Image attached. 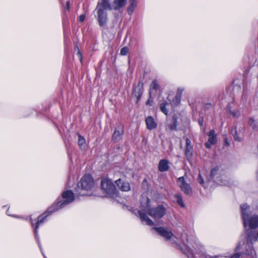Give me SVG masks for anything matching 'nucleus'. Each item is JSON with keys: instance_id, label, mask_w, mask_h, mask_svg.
I'll use <instances>...</instances> for the list:
<instances>
[{"instance_id": "1", "label": "nucleus", "mask_w": 258, "mask_h": 258, "mask_svg": "<svg viewBox=\"0 0 258 258\" xmlns=\"http://www.w3.org/2000/svg\"><path fill=\"white\" fill-rule=\"evenodd\" d=\"M94 182L92 177L90 174L84 175L75 188V192L78 196H83L86 194L83 191H89L94 186Z\"/></svg>"}, {"instance_id": "2", "label": "nucleus", "mask_w": 258, "mask_h": 258, "mask_svg": "<svg viewBox=\"0 0 258 258\" xmlns=\"http://www.w3.org/2000/svg\"><path fill=\"white\" fill-rule=\"evenodd\" d=\"M74 193L72 190H68L63 192L62 197L65 200L63 202H59L56 205H53L49 208L46 212L48 214H51L52 213L57 211L60 208H62L64 206H66L69 203L72 202L74 200Z\"/></svg>"}, {"instance_id": "3", "label": "nucleus", "mask_w": 258, "mask_h": 258, "mask_svg": "<svg viewBox=\"0 0 258 258\" xmlns=\"http://www.w3.org/2000/svg\"><path fill=\"white\" fill-rule=\"evenodd\" d=\"M101 187L102 190L110 197L117 195V190L115 185L110 180L103 179L101 181Z\"/></svg>"}, {"instance_id": "4", "label": "nucleus", "mask_w": 258, "mask_h": 258, "mask_svg": "<svg viewBox=\"0 0 258 258\" xmlns=\"http://www.w3.org/2000/svg\"><path fill=\"white\" fill-rule=\"evenodd\" d=\"M97 10L98 21L100 26L103 27L106 25L107 21V15L105 10L100 3L98 4L96 8Z\"/></svg>"}, {"instance_id": "5", "label": "nucleus", "mask_w": 258, "mask_h": 258, "mask_svg": "<svg viewBox=\"0 0 258 258\" xmlns=\"http://www.w3.org/2000/svg\"><path fill=\"white\" fill-rule=\"evenodd\" d=\"M166 209L162 206L159 205L156 208L149 209L147 213L154 218H161L165 214Z\"/></svg>"}, {"instance_id": "6", "label": "nucleus", "mask_w": 258, "mask_h": 258, "mask_svg": "<svg viewBox=\"0 0 258 258\" xmlns=\"http://www.w3.org/2000/svg\"><path fill=\"white\" fill-rule=\"evenodd\" d=\"M124 126L121 124H118L115 127L114 133L112 136V140L114 142H118L120 141L123 135Z\"/></svg>"}, {"instance_id": "7", "label": "nucleus", "mask_w": 258, "mask_h": 258, "mask_svg": "<svg viewBox=\"0 0 258 258\" xmlns=\"http://www.w3.org/2000/svg\"><path fill=\"white\" fill-rule=\"evenodd\" d=\"M177 183L181 189L187 195H191L192 189L189 185L184 180L183 177H180L177 179Z\"/></svg>"}, {"instance_id": "8", "label": "nucleus", "mask_w": 258, "mask_h": 258, "mask_svg": "<svg viewBox=\"0 0 258 258\" xmlns=\"http://www.w3.org/2000/svg\"><path fill=\"white\" fill-rule=\"evenodd\" d=\"M225 173L224 170L221 169L219 166H216L211 170L210 177L211 179L216 178L220 181L222 179L221 176H224Z\"/></svg>"}, {"instance_id": "9", "label": "nucleus", "mask_w": 258, "mask_h": 258, "mask_svg": "<svg viewBox=\"0 0 258 258\" xmlns=\"http://www.w3.org/2000/svg\"><path fill=\"white\" fill-rule=\"evenodd\" d=\"M143 83L140 81L133 89V95L136 98L137 102L139 100L143 92Z\"/></svg>"}, {"instance_id": "10", "label": "nucleus", "mask_w": 258, "mask_h": 258, "mask_svg": "<svg viewBox=\"0 0 258 258\" xmlns=\"http://www.w3.org/2000/svg\"><path fill=\"white\" fill-rule=\"evenodd\" d=\"M186 146L184 151L185 156L188 160L191 159L193 155V147L191 145L190 140L186 138L185 139Z\"/></svg>"}, {"instance_id": "11", "label": "nucleus", "mask_w": 258, "mask_h": 258, "mask_svg": "<svg viewBox=\"0 0 258 258\" xmlns=\"http://www.w3.org/2000/svg\"><path fill=\"white\" fill-rule=\"evenodd\" d=\"M209 137L208 142L205 143V146L207 148H210L212 145H215L217 143V137L215 131L214 130H211L208 134Z\"/></svg>"}, {"instance_id": "12", "label": "nucleus", "mask_w": 258, "mask_h": 258, "mask_svg": "<svg viewBox=\"0 0 258 258\" xmlns=\"http://www.w3.org/2000/svg\"><path fill=\"white\" fill-rule=\"evenodd\" d=\"M152 229L167 239H169L173 235L171 231L166 230L163 227H154Z\"/></svg>"}, {"instance_id": "13", "label": "nucleus", "mask_w": 258, "mask_h": 258, "mask_svg": "<svg viewBox=\"0 0 258 258\" xmlns=\"http://www.w3.org/2000/svg\"><path fill=\"white\" fill-rule=\"evenodd\" d=\"M248 224L250 229H256L258 227V216L254 215L250 218H247L246 224Z\"/></svg>"}, {"instance_id": "14", "label": "nucleus", "mask_w": 258, "mask_h": 258, "mask_svg": "<svg viewBox=\"0 0 258 258\" xmlns=\"http://www.w3.org/2000/svg\"><path fill=\"white\" fill-rule=\"evenodd\" d=\"M115 183L119 188L121 190L127 191L130 189V185L128 182H124L120 179L115 181Z\"/></svg>"}, {"instance_id": "15", "label": "nucleus", "mask_w": 258, "mask_h": 258, "mask_svg": "<svg viewBox=\"0 0 258 258\" xmlns=\"http://www.w3.org/2000/svg\"><path fill=\"white\" fill-rule=\"evenodd\" d=\"M240 208L242 214V217L243 221V224L245 227L246 226L247 218L249 217V214L248 213H244V210H247L249 208V207L248 205H247V204L244 203L240 206Z\"/></svg>"}, {"instance_id": "16", "label": "nucleus", "mask_w": 258, "mask_h": 258, "mask_svg": "<svg viewBox=\"0 0 258 258\" xmlns=\"http://www.w3.org/2000/svg\"><path fill=\"white\" fill-rule=\"evenodd\" d=\"M170 122L168 123L167 126L170 131H176L177 126V117L174 114L172 116L171 119L169 120Z\"/></svg>"}, {"instance_id": "17", "label": "nucleus", "mask_w": 258, "mask_h": 258, "mask_svg": "<svg viewBox=\"0 0 258 258\" xmlns=\"http://www.w3.org/2000/svg\"><path fill=\"white\" fill-rule=\"evenodd\" d=\"M145 122L147 128L149 130H152L157 127V123L155 122L152 116H150L147 117L146 118Z\"/></svg>"}, {"instance_id": "18", "label": "nucleus", "mask_w": 258, "mask_h": 258, "mask_svg": "<svg viewBox=\"0 0 258 258\" xmlns=\"http://www.w3.org/2000/svg\"><path fill=\"white\" fill-rule=\"evenodd\" d=\"M169 161L166 159H162L159 161L158 164V169L160 172H164L168 170Z\"/></svg>"}, {"instance_id": "19", "label": "nucleus", "mask_w": 258, "mask_h": 258, "mask_svg": "<svg viewBox=\"0 0 258 258\" xmlns=\"http://www.w3.org/2000/svg\"><path fill=\"white\" fill-rule=\"evenodd\" d=\"M126 0H114L113 9L117 10L125 6Z\"/></svg>"}, {"instance_id": "20", "label": "nucleus", "mask_w": 258, "mask_h": 258, "mask_svg": "<svg viewBox=\"0 0 258 258\" xmlns=\"http://www.w3.org/2000/svg\"><path fill=\"white\" fill-rule=\"evenodd\" d=\"M257 240V235H255L251 231H247L246 242L247 243L252 242Z\"/></svg>"}, {"instance_id": "21", "label": "nucleus", "mask_w": 258, "mask_h": 258, "mask_svg": "<svg viewBox=\"0 0 258 258\" xmlns=\"http://www.w3.org/2000/svg\"><path fill=\"white\" fill-rule=\"evenodd\" d=\"M101 4L104 9H108V10H111L112 9L109 0H102Z\"/></svg>"}, {"instance_id": "22", "label": "nucleus", "mask_w": 258, "mask_h": 258, "mask_svg": "<svg viewBox=\"0 0 258 258\" xmlns=\"http://www.w3.org/2000/svg\"><path fill=\"white\" fill-rule=\"evenodd\" d=\"M47 215H46L45 217H44L43 218H41V216H39L38 217V221L36 222V225H35V227L34 230V233H35V234H36L37 233V229H38V228L39 227V224L43 223L44 220L47 217Z\"/></svg>"}, {"instance_id": "23", "label": "nucleus", "mask_w": 258, "mask_h": 258, "mask_svg": "<svg viewBox=\"0 0 258 258\" xmlns=\"http://www.w3.org/2000/svg\"><path fill=\"white\" fill-rule=\"evenodd\" d=\"M168 104L167 102H164L160 104V108L162 112H163L165 114L167 115L168 110L166 108V106Z\"/></svg>"}, {"instance_id": "24", "label": "nucleus", "mask_w": 258, "mask_h": 258, "mask_svg": "<svg viewBox=\"0 0 258 258\" xmlns=\"http://www.w3.org/2000/svg\"><path fill=\"white\" fill-rule=\"evenodd\" d=\"M78 138H79L78 144V145L80 147H81L83 145H84L85 144V143H86L85 139L83 137L81 136L79 134H78Z\"/></svg>"}, {"instance_id": "25", "label": "nucleus", "mask_w": 258, "mask_h": 258, "mask_svg": "<svg viewBox=\"0 0 258 258\" xmlns=\"http://www.w3.org/2000/svg\"><path fill=\"white\" fill-rule=\"evenodd\" d=\"M138 215L139 216H140L141 219L142 221H147V220H148V218H149L147 215L146 214L143 213L142 212L140 211H138Z\"/></svg>"}, {"instance_id": "26", "label": "nucleus", "mask_w": 258, "mask_h": 258, "mask_svg": "<svg viewBox=\"0 0 258 258\" xmlns=\"http://www.w3.org/2000/svg\"><path fill=\"white\" fill-rule=\"evenodd\" d=\"M138 215L139 216H140L141 219L142 221H147V220H148V218H149L147 215L146 214L143 213L142 212L140 211H138Z\"/></svg>"}, {"instance_id": "27", "label": "nucleus", "mask_w": 258, "mask_h": 258, "mask_svg": "<svg viewBox=\"0 0 258 258\" xmlns=\"http://www.w3.org/2000/svg\"><path fill=\"white\" fill-rule=\"evenodd\" d=\"M138 215L139 216H140L141 219L142 221H147V220H148V218H149L147 215L146 214L143 213L142 212L140 211H138Z\"/></svg>"}, {"instance_id": "28", "label": "nucleus", "mask_w": 258, "mask_h": 258, "mask_svg": "<svg viewBox=\"0 0 258 258\" xmlns=\"http://www.w3.org/2000/svg\"><path fill=\"white\" fill-rule=\"evenodd\" d=\"M138 215L139 216H140L141 219L142 221H147V220H148V218H149L147 215L146 214L143 213L142 212L140 211H138Z\"/></svg>"}, {"instance_id": "29", "label": "nucleus", "mask_w": 258, "mask_h": 258, "mask_svg": "<svg viewBox=\"0 0 258 258\" xmlns=\"http://www.w3.org/2000/svg\"><path fill=\"white\" fill-rule=\"evenodd\" d=\"M175 197L176 198V201H177V203L181 207H184V205L183 203V201H182V197L180 195H176L175 196Z\"/></svg>"}, {"instance_id": "30", "label": "nucleus", "mask_w": 258, "mask_h": 258, "mask_svg": "<svg viewBox=\"0 0 258 258\" xmlns=\"http://www.w3.org/2000/svg\"><path fill=\"white\" fill-rule=\"evenodd\" d=\"M232 132L234 133V134L233 135V137L235 141H238V142H240L242 141V139L238 136V135L237 133V131L235 128H234V129L232 130Z\"/></svg>"}, {"instance_id": "31", "label": "nucleus", "mask_w": 258, "mask_h": 258, "mask_svg": "<svg viewBox=\"0 0 258 258\" xmlns=\"http://www.w3.org/2000/svg\"><path fill=\"white\" fill-rule=\"evenodd\" d=\"M181 98V97L176 95L175 98L173 100V103L176 105H178L180 102Z\"/></svg>"}, {"instance_id": "32", "label": "nucleus", "mask_w": 258, "mask_h": 258, "mask_svg": "<svg viewBox=\"0 0 258 258\" xmlns=\"http://www.w3.org/2000/svg\"><path fill=\"white\" fill-rule=\"evenodd\" d=\"M151 87L154 90H157L159 89V85L157 84L156 80H154L151 84Z\"/></svg>"}, {"instance_id": "33", "label": "nucleus", "mask_w": 258, "mask_h": 258, "mask_svg": "<svg viewBox=\"0 0 258 258\" xmlns=\"http://www.w3.org/2000/svg\"><path fill=\"white\" fill-rule=\"evenodd\" d=\"M128 52V48L127 47H124L121 48L120 50V54L122 55H125Z\"/></svg>"}, {"instance_id": "34", "label": "nucleus", "mask_w": 258, "mask_h": 258, "mask_svg": "<svg viewBox=\"0 0 258 258\" xmlns=\"http://www.w3.org/2000/svg\"><path fill=\"white\" fill-rule=\"evenodd\" d=\"M197 180L199 183L204 186V180L203 178L202 177L201 174L200 173L199 174Z\"/></svg>"}, {"instance_id": "35", "label": "nucleus", "mask_w": 258, "mask_h": 258, "mask_svg": "<svg viewBox=\"0 0 258 258\" xmlns=\"http://www.w3.org/2000/svg\"><path fill=\"white\" fill-rule=\"evenodd\" d=\"M136 5V0H130V7L129 9L133 10L134 6Z\"/></svg>"}, {"instance_id": "36", "label": "nucleus", "mask_w": 258, "mask_h": 258, "mask_svg": "<svg viewBox=\"0 0 258 258\" xmlns=\"http://www.w3.org/2000/svg\"><path fill=\"white\" fill-rule=\"evenodd\" d=\"M183 91L184 89L182 88H178L176 92V95L181 97L182 93L183 92Z\"/></svg>"}, {"instance_id": "37", "label": "nucleus", "mask_w": 258, "mask_h": 258, "mask_svg": "<svg viewBox=\"0 0 258 258\" xmlns=\"http://www.w3.org/2000/svg\"><path fill=\"white\" fill-rule=\"evenodd\" d=\"M77 50H78V51H77V55L79 57V58L80 60L81 61H82L83 57H82V56L81 52L80 51V50H79V48L78 47H77Z\"/></svg>"}, {"instance_id": "38", "label": "nucleus", "mask_w": 258, "mask_h": 258, "mask_svg": "<svg viewBox=\"0 0 258 258\" xmlns=\"http://www.w3.org/2000/svg\"><path fill=\"white\" fill-rule=\"evenodd\" d=\"M86 18V16L84 14L81 15L79 17V21L80 22H83L84 21Z\"/></svg>"}, {"instance_id": "39", "label": "nucleus", "mask_w": 258, "mask_h": 258, "mask_svg": "<svg viewBox=\"0 0 258 258\" xmlns=\"http://www.w3.org/2000/svg\"><path fill=\"white\" fill-rule=\"evenodd\" d=\"M230 112L234 117H237L239 115V113L238 111L234 112L233 111H230Z\"/></svg>"}, {"instance_id": "40", "label": "nucleus", "mask_w": 258, "mask_h": 258, "mask_svg": "<svg viewBox=\"0 0 258 258\" xmlns=\"http://www.w3.org/2000/svg\"><path fill=\"white\" fill-rule=\"evenodd\" d=\"M146 223L149 226H152L154 225V222L150 218H148V220H147Z\"/></svg>"}, {"instance_id": "41", "label": "nucleus", "mask_w": 258, "mask_h": 258, "mask_svg": "<svg viewBox=\"0 0 258 258\" xmlns=\"http://www.w3.org/2000/svg\"><path fill=\"white\" fill-rule=\"evenodd\" d=\"M146 223L149 226H152L154 225V222L150 218H148V220H147Z\"/></svg>"}, {"instance_id": "42", "label": "nucleus", "mask_w": 258, "mask_h": 258, "mask_svg": "<svg viewBox=\"0 0 258 258\" xmlns=\"http://www.w3.org/2000/svg\"><path fill=\"white\" fill-rule=\"evenodd\" d=\"M254 120L252 119H250L248 121L249 124L251 126H252V127L253 128H254L255 125L254 124L253 125V123H254Z\"/></svg>"}, {"instance_id": "43", "label": "nucleus", "mask_w": 258, "mask_h": 258, "mask_svg": "<svg viewBox=\"0 0 258 258\" xmlns=\"http://www.w3.org/2000/svg\"><path fill=\"white\" fill-rule=\"evenodd\" d=\"M240 256V253H236L233 255L230 258H239Z\"/></svg>"}, {"instance_id": "44", "label": "nucleus", "mask_w": 258, "mask_h": 258, "mask_svg": "<svg viewBox=\"0 0 258 258\" xmlns=\"http://www.w3.org/2000/svg\"><path fill=\"white\" fill-rule=\"evenodd\" d=\"M198 122L201 126H202L203 125V118H200L199 119Z\"/></svg>"}, {"instance_id": "45", "label": "nucleus", "mask_w": 258, "mask_h": 258, "mask_svg": "<svg viewBox=\"0 0 258 258\" xmlns=\"http://www.w3.org/2000/svg\"><path fill=\"white\" fill-rule=\"evenodd\" d=\"M225 145L226 146H229L230 145V143L228 142V140L226 138L224 139Z\"/></svg>"}, {"instance_id": "46", "label": "nucleus", "mask_w": 258, "mask_h": 258, "mask_svg": "<svg viewBox=\"0 0 258 258\" xmlns=\"http://www.w3.org/2000/svg\"><path fill=\"white\" fill-rule=\"evenodd\" d=\"M66 9L68 10V11H69L70 10V2L69 1H67V3H66Z\"/></svg>"}, {"instance_id": "47", "label": "nucleus", "mask_w": 258, "mask_h": 258, "mask_svg": "<svg viewBox=\"0 0 258 258\" xmlns=\"http://www.w3.org/2000/svg\"><path fill=\"white\" fill-rule=\"evenodd\" d=\"M149 201H150V200H149V199H147V208H149V206L148 205V203H149Z\"/></svg>"}, {"instance_id": "48", "label": "nucleus", "mask_w": 258, "mask_h": 258, "mask_svg": "<svg viewBox=\"0 0 258 258\" xmlns=\"http://www.w3.org/2000/svg\"><path fill=\"white\" fill-rule=\"evenodd\" d=\"M244 213H247V210H244Z\"/></svg>"}, {"instance_id": "49", "label": "nucleus", "mask_w": 258, "mask_h": 258, "mask_svg": "<svg viewBox=\"0 0 258 258\" xmlns=\"http://www.w3.org/2000/svg\"><path fill=\"white\" fill-rule=\"evenodd\" d=\"M222 183H223V184H226V183H225V182H222Z\"/></svg>"}]
</instances>
